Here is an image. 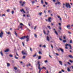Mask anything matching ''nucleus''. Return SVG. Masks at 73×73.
I'll return each instance as SVG.
<instances>
[{"label":"nucleus","mask_w":73,"mask_h":73,"mask_svg":"<svg viewBox=\"0 0 73 73\" xmlns=\"http://www.w3.org/2000/svg\"><path fill=\"white\" fill-rule=\"evenodd\" d=\"M63 42H66V40H64L63 41Z\"/></svg>","instance_id":"nucleus-36"},{"label":"nucleus","mask_w":73,"mask_h":73,"mask_svg":"<svg viewBox=\"0 0 73 73\" xmlns=\"http://www.w3.org/2000/svg\"><path fill=\"white\" fill-rule=\"evenodd\" d=\"M59 49L61 51L62 53H64V50L62 49L61 48H60Z\"/></svg>","instance_id":"nucleus-8"},{"label":"nucleus","mask_w":73,"mask_h":73,"mask_svg":"<svg viewBox=\"0 0 73 73\" xmlns=\"http://www.w3.org/2000/svg\"><path fill=\"white\" fill-rule=\"evenodd\" d=\"M7 67H9V66H10V64L9 63H7Z\"/></svg>","instance_id":"nucleus-14"},{"label":"nucleus","mask_w":73,"mask_h":73,"mask_svg":"<svg viewBox=\"0 0 73 73\" xmlns=\"http://www.w3.org/2000/svg\"><path fill=\"white\" fill-rule=\"evenodd\" d=\"M20 11H21V12H23V11H24V9H21V10Z\"/></svg>","instance_id":"nucleus-38"},{"label":"nucleus","mask_w":73,"mask_h":73,"mask_svg":"<svg viewBox=\"0 0 73 73\" xmlns=\"http://www.w3.org/2000/svg\"><path fill=\"white\" fill-rule=\"evenodd\" d=\"M31 3L32 4H34V3H35V2L34 1H31Z\"/></svg>","instance_id":"nucleus-25"},{"label":"nucleus","mask_w":73,"mask_h":73,"mask_svg":"<svg viewBox=\"0 0 73 73\" xmlns=\"http://www.w3.org/2000/svg\"><path fill=\"white\" fill-rule=\"evenodd\" d=\"M68 57L70 58H73V56L71 55H68Z\"/></svg>","instance_id":"nucleus-7"},{"label":"nucleus","mask_w":73,"mask_h":73,"mask_svg":"<svg viewBox=\"0 0 73 73\" xmlns=\"http://www.w3.org/2000/svg\"><path fill=\"white\" fill-rule=\"evenodd\" d=\"M39 69V73H40V72H41V68H40V69Z\"/></svg>","instance_id":"nucleus-33"},{"label":"nucleus","mask_w":73,"mask_h":73,"mask_svg":"<svg viewBox=\"0 0 73 73\" xmlns=\"http://www.w3.org/2000/svg\"><path fill=\"white\" fill-rule=\"evenodd\" d=\"M43 33H44V35L46 34V33L45 32V31L44 30L43 31Z\"/></svg>","instance_id":"nucleus-42"},{"label":"nucleus","mask_w":73,"mask_h":73,"mask_svg":"<svg viewBox=\"0 0 73 73\" xmlns=\"http://www.w3.org/2000/svg\"><path fill=\"white\" fill-rule=\"evenodd\" d=\"M57 3L58 4H59V5H61V3H60V2H58Z\"/></svg>","instance_id":"nucleus-41"},{"label":"nucleus","mask_w":73,"mask_h":73,"mask_svg":"<svg viewBox=\"0 0 73 73\" xmlns=\"http://www.w3.org/2000/svg\"><path fill=\"white\" fill-rule=\"evenodd\" d=\"M22 1H20L19 3L20 4H22Z\"/></svg>","instance_id":"nucleus-49"},{"label":"nucleus","mask_w":73,"mask_h":73,"mask_svg":"<svg viewBox=\"0 0 73 73\" xmlns=\"http://www.w3.org/2000/svg\"><path fill=\"white\" fill-rule=\"evenodd\" d=\"M35 37V38H37V35H36V34H35L34 35Z\"/></svg>","instance_id":"nucleus-22"},{"label":"nucleus","mask_w":73,"mask_h":73,"mask_svg":"<svg viewBox=\"0 0 73 73\" xmlns=\"http://www.w3.org/2000/svg\"><path fill=\"white\" fill-rule=\"evenodd\" d=\"M50 20H51V17L49 18L48 19V21L49 22H51V21H50Z\"/></svg>","instance_id":"nucleus-9"},{"label":"nucleus","mask_w":73,"mask_h":73,"mask_svg":"<svg viewBox=\"0 0 73 73\" xmlns=\"http://www.w3.org/2000/svg\"><path fill=\"white\" fill-rule=\"evenodd\" d=\"M7 12H9L10 11V9H8L7 10Z\"/></svg>","instance_id":"nucleus-34"},{"label":"nucleus","mask_w":73,"mask_h":73,"mask_svg":"<svg viewBox=\"0 0 73 73\" xmlns=\"http://www.w3.org/2000/svg\"><path fill=\"white\" fill-rule=\"evenodd\" d=\"M46 40L48 41H49V40H50V38L48 37V36H47L46 37Z\"/></svg>","instance_id":"nucleus-5"},{"label":"nucleus","mask_w":73,"mask_h":73,"mask_svg":"<svg viewBox=\"0 0 73 73\" xmlns=\"http://www.w3.org/2000/svg\"><path fill=\"white\" fill-rule=\"evenodd\" d=\"M44 62H45V63H47V62H48V60H46Z\"/></svg>","instance_id":"nucleus-48"},{"label":"nucleus","mask_w":73,"mask_h":73,"mask_svg":"<svg viewBox=\"0 0 73 73\" xmlns=\"http://www.w3.org/2000/svg\"><path fill=\"white\" fill-rule=\"evenodd\" d=\"M40 61H38V62H37V64H36V66H37L38 65L40 64H40Z\"/></svg>","instance_id":"nucleus-10"},{"label":"nucleus","mask_w":73,"mask_h":73,"mask_svg":"<svg viewBox=\"0 0 73 73\" xmlns=\"http://www.w3.org/2000/svg\"><path fill=\"white\" fill-rule=\"evenodd\" d=\"M41 3L42 4L44 3V2H43V1H42V0H41Z\"/></svg>","instance_id":"nucleus-50"},{"label":"nucleus","mask_w":73,"mask_h":73,"mask_svg":"<svg viewBox=\"0 0 73 73\" xmlns=\"http://www.w3.org/2000/svg\"><path fill=\"white\" fill-rule=\"evenodd\" d=\"M67 63L69 65H71V64L69 62H67Z\"/></svg>","instance_id":"nucleus-44"},{"label":"nucleus","mask_w":73,"mask_h":73,"mask_svg":"<svg viewBox=\"0 0 73 73\" xmlns=\"http://www.w3.org/2000/svg\"><path fill=\"white\" fill-rule=\"evenodd\" d=\"M30 51H31V52H32V48H31V47L30 48Z\"/></svg>","instance_id":"nucleus-45"},{"label":"nucleus","mask_w":73,"mask_h":73,"mask_svg":"<svg viewBox=\"0 0 73 73\" xmlns=\"http://www.w3.org/2000/svg\"><path fill=\"white\" fill-rule=\"evenodd\" d=\"M68 33H69V34H71V33L69 31H68Z\"/></svg>","instance_id":"nucleus-63"},{"label":"nucleus","mask_w":73,"mask_h":73,"mask_svg":"<svg viewBox=\"0 0 73 73\" xmlns=\"http://www.w3.org/2000/svg\"><path fill=\"white\" fill-rule=\"evenodd\" d=\"M59 64H61V65H62V62L59 61Z\"/></svg>","instance_id":"nucleus-17"},{"label":"nucleus","mask_w":73,"mask_h":73,"mask_svg":"<svg viewBox=\"0 0 73 73\" xmlns=\"http://www.w3.org/2000/svg\"><path fill=\"white\" fill-rule=\"evenodd\" d=\"M15 35L16 36H17V33H16V32H15Z\"/></svg>","instance_id":"nucleus-59"},{"label":"nucleus","mask_w":73,"mask_h":73,"mask_svg":"<svg viewBox=\"0 0 73 73\" xmlns=\"http://www.w3.org/2000/svg\"><path fill=\"white\" fill-rule=\"evenodd\" d=\"M45 4L46 5H48V3H47V2H45Z\"/></svg>","instance_id":"nucleus-56"},{"label":"nucleus","mask_w":73,"mask_h":73,"mask_svg":"<svg viewBox=\"0 0 73 73\" xmlns=\"http://www.w3.org/2000/svg\"><path fill=\"white\" fill-rule=\"evenodd\" d=\"M14 69H15V70H17V68L16 67H15Z\"/></svg>","instance_id":"nucleus-55"},{"label":"nucleus","mask_w":73,"mask_h":73,"mask_svg":"<svg viewBox=\"0 0 73 73\" xmlns=\"http://www.w3.org/2000/svg\"><path fill=\"white\" fill-rule=\"evenodd\" d=\"M70 27V25H68L67 26V28H68V29H69V28Z\"/></svg>","instance_id":"nucleus-11"},{"label":"nucleus","mask_w":73,"mask_h":73,"mask_svg":"<svg viewBox=\"0 0 73 73\" xmlns=\"http://www.w3.org/2000/svg\"><path fill=\"white\" fill-rule=\"evenodd\" d=\"M22 44L23 45V46H24V43L23 42H22Z\"/></svg>","instance_id":"nucleus-53"},{"label":"nucleus","mask_w":73,"mask_h":73,"mask_svg":"<svg viewBox=\"0 0 73 73\" xmlns=\"http://www.w3.org/2000/svg\"><path fill=\"white\" fill-rule=\"evenodd\" d=\"M58 19H59V20H60V21H61L62 19L61 18H60V16H58Z\"/></svg>","instance_id":"nucleus-13"},{"label":"nucleus","mask_w":73,"mask_h":73,"mask_svg":"<svg viewBox=\"0 0 73 73\" xmlns=\"http://www.w3.org/2000/svg\"><path fill=\"white\" fill-rule=\"evenodd\" d=\"M47 27L49 28V29H51V28H50V27L49 26H47Z\"/></svg>","instance_id":"nucleus-19"},{"label":"nucleus","mask_w":73,"mask_h":73,"mask_svg":"<svg viewBox=\"0 0 73 73\" xmlns=\"http://www.w3.org/2000/svg\"><path fill=\"white\" fill-rule=\"evenodd\" d=\"M43 48H46V45H44L43 46Z\"/></svg>","instance_id":"nucleus-28"},{"label":"nucleus","mask_w":73,"mask_h":73,"mask_svg":"<svg viewBox=\"0 0 73 73\" xmlns=\"http://www.w3.org/2000/svg\"><path fill=\"white\" fill-rule=\"evenodd\" d=\"M65 48L66 49H68V48L67 46H66Z\"/></svg>","instance_id":"nucleus-64"},{"label":"nucleus","mask_w":73,"mask_h":73,"mask_svg":"<svg viewBox=\"0 0 73 73\" xmlns=\"http://www.w3.org/2000/svg\"><path fill=\"white\" fill-rule=\"evenodd\" d=\"M69 45H70V44H66L65 45L66 46H69Z\"/></svg>","instance_id":"nucleus-32"},{"label":"nucleus","mask_w":73,"mask_h":73,"mask_svg":"<svg viewBox=\"0 0 73 73\" xmlns=\"http://www.w3.org/2000/svg\"><path fill=\"white\" fill-rule=\"evenodd\" d=\"M25 38H26L27 39V42H28V41H29V36L28 35H27L26 36H23V37H22L21 38H20V39H21V40H24V39H25Z\"/></svg>","instance_id":"nucleus-1"},{"label":"nucleus","mask_w":73,"mask_h":73,"mask_svg":"<svg viewBox=\"0 0 73 73\" xmlns=\"http://www.w3.org/2000/svg\"><path fill=\"white\" fill-rule=\"evenodd\" d=\"M59 39L60 41H62V39H61V38H59Z\"/></svg>","instance_id":"nucleus-51"},{"label":"nucleus","mask_w":73,"mask_h":73,"mask_svg":"<svg viewBox=\"0 0 73 73\" xmlns=\"http://www.w3.org/2000/svg\"><path fill=\"white\" fill-rule=\"evenodd\" d=\"M22 53L23 55H24L25 54L26 55H27V51H25V50H23L22 52Z\"/></svg>","instance_id":"nucleus-2"},{"label":"nucleus","mask_w":73,"mask_h":73,"mask_svg":"<svg viewBox=\"0 0 73 73\" xmlns=\"http://www.w3.org/2000/svg\"><path fill=\"white\" fill-rule=\"evenodd\" d=\"M66 7L67 8H71V7H70V4H69V3H66Z\"/></svg>","instance_id":"nucleus-3"},{"label":"nucleus","mask_w":73,"mask_h":73,"mask_svg":"<svg viewBox=\"0 0 73 73\" xmlns=\"http://www.w3.org/2000/svg\"><path fill=\"white\" fill-rule=\"evenodd\" d=\"M39 54H42V53H41V52L39 51Z\"/></svg>","instance_id":"nucleus-39"},{"label":"nucleus","mask_w":73,"mask_h":73,"mask_svg":"<svg viewBox=\"0 0 73 73\" xmlns=\"http://www.w3.org/2000/svg\"><path fill=\"white\" fill-rule=\"evenodd\" d=\"M7 34H8V35H11V33L9 32H8L7 33Z\"/></svg>","instance_id":"nucleus-43"},{"label":"nucleus","mask_w":73,"mask_h":73,"mask_svg":"<svg viewBox=\"0 0 73 73\" xmlns=\"http://www.w3.org/2000/svg\"><path fill=\"white\" fill-rule=\"evenodd\" d=\"M15 58H16V59H18V57H16V55H15Z\"/></svg>","instance_id":"nucleus-37"},{"label":"nucleus","mask_w":73,"mask_h":73,"mask_svg":"<svg viewBox=\"0 0 73 73\" xmlns=\"http://www.w3.org/2000/svg\"><path fill=\"white\" fill-rule=\"evenodd\" d=\"M36 56V53H35L34 55H33V57H35Z\"/></svg>","instance_id":"nucleus-27"},{"label":"nucleus","mask_w":73,"mask_h":73,"mask_svg":"<svg viewBox=\"0 0 73 73\" xmlns=\"http://www.w3.org/2000/svg\"><path fill=\"white\" fill-rule=\"evenodd\" d=\"M0 53L1 54V56H3V52H2V51H1Z\"/></svg>","instance_id":"nucleus-16"},{"label":"nucleus","mask_w":73,"mask_h":73,"mask_svg":"<svg viewBox=\"0 0 73 73\" xmlns=\"http://www.w3.org/2000/svg\"><path fill=\"white\" fill-rule=\"evenodd\" d=\"M62 72H65V71L64 70H62Z\"/></svg>","instance_id":"nucleus-58"},{"label":"nucleus","mask_w":73,"mask_h":73,"mask_svg":"<svg viewBox=\"0 0 73 73\" xmlns=\"http://www.w3.org/2000/svg\"><path fill=\"white\" fill-rule=\"evenodd\" d=\"M19 27L21 29H23V27L22 26H19Z\"/></svg>","instance_id":"nucleus-52"},{"label":"nucleus","mask_w":73,"mask_h":73,"mask_svg":"<svg viewBox=\"0 0 73 73\" xmlns=\"http://www.w3.org/2000/svg\"><path fill=\"white\" fill-rule=\"evenodd\" d=\"M69 61L70 62H71V63H73V61L72 60H69Z\"/></svg>","instance_id":"nucleus-35"},{"label":"nucleus","mask_w":73,"mask_h":73,"mask_svg":"<svg viewBox=\"0 0 73 73\" xmlns=\"http://www.w3.org/2000/svg\"><path fill=\"white\" fill-rule=\"evenodd\" d=\"M40 65H41L40 64H38V69H41V68H40Z\"/></svg>","instance_id":"nucleus-20"},{"label":"nucleus","mask_w":73,"mask_h":73,"mask_svg":"<svg viewBox=\"0 0 73 73\" xmlns=\"http://www.w3.org/2000/svg\"><path fill=\"white\" fill-rule=\"evenodd\" d=\"M51 46L52 48V49H53V46L52 45H51Z\"/></svg>","instance_id":"nucleus-62"},{"label":"nucleus","mask_w":73,"mask_h":73,"mask_svg":"<svg viewBox=\"0 0 73 73\" xmlns=\"http://www.w3.org/2000/svg\"><path fill=\"white\" fill-rule=\"evenodd\" d=\"M20 25H22L23 26H24V25H23V24H22L21 23H20Z\"/></svg>","instance_id":"nucleus-40"},{"label":"nucleus","mask_w":73,"mask_h":73,"mask_svg":"<svg viewBox=\"0 0 73 73\" xmlns=\"http://www.w3.org/2000/svg\"><path fill=\"white\" fill-rule=\"evenodd\" d=\"M41 56H39L38 59H41Z\"/></svg>","instance_id":"nucleus-30"},{"label":"nucleus","mask_w":73,"mask_h":73,"mask_svg":"<svg viewBox=\"0 0 73 73\" xmlns=\"http://www.w3.org/2000/svg\"><path fill=\"white\" fill-rule=\"evenodd\" d=\"M59 29L60 30H61V29H62L61 27H59Z\"/></svg>","instance_id":"nucleus-57"},{"label":"nucleus","mask_w":73,"mask_h":73,"mask_svg":"<svg viewBox=\"0 0 73 73\" xmlns=\"http://www.w3.org/2000/svg\"><path fill=\"white\" fill-rule=\"evenodd\" d=\"M46 69V68L45 67L43 66L42 67V68H41V69Z\"/></svg>","instance_id":"nucleus-15"},{"label":"nucleus","mask_w":73,"mask_h":73,"mask_svg":"<svg viewBox=\"0 0 73 73\" xmlns=\"http://www.w3.org/2000/svg\"><path fill=\"white\" fill-rule=\"evenodd\" d=\"M25 56H23V59H25Z\"/></svg>","instance_id":"nucleus-47"},{"label":"nucleus","mask_w":73,"mask_h":73,"mask_svg":"<svg viewBox=\"0 0 73 73\" xmlns=\"http://www.w3.org/2000/svg\"><path fill=\"white\" fill-rule=\"evenodd\" d=\"M59 25H60V26H61V25L60 23H59Z\"/></svg>","instance_id":"nucleus-61"},{"label":"nucleus","mask_w":73,"mask_h":73,"mask_svg":"<svg viewBox=\"0 0 73 73\" xmlns=\"http://www.w3.org/2000/svg\"><path fill=\"white\" fill-rule=\"evenodd\" d=\"M3 36V31H1V33H0V37L1 38H2Z\"/></svg>","instance_id":"nucleus-4"},{"label":"nucleus","mask_w":73,"mask_h":73,"mask_svg":"<svg viewBox=\"0 0 73 73\" xmlns=\"http://www.w3.org/2000/svg\"><path fill=\"white\" fill-rule=\"evenodd\" d=\"M69 46H70V49H72V46L71 45H70V44L69 45Z\"/></svg>","instance_id":"nucleus-26"},{"label":"nucleus","mask_w":73,"mask_h":73,"mask_svg":"<svg viewBox=\"0 0 73 73\" xmlns=\"http://www.w3.org/2000/svg\"><path fill=\"white\" fill-rule=\"evenodd\" d=\"M9 51V49H7L5 51V52H8Z\"/></svg>","instance_id":"nucleus-23"},{"label":"nucleus","mask_w":73,"mask_h":73,"mask_svg":"<svg viewBox=\"0 0 73 73\" xmlns=\"http://www.w3.org/2000/svg\"><path fill=\"white\" fill-rule=\"evenodd\" d=\"M9 56L10 57H13V55L11 54H10Z\"/></svg>","instance_id":"nucleus-24"},{"label":"nucleus","mask_w":73,"mask_h":73,"mask_svg":"<svg viewBox=\"0 0 73 73\" xmlns=\"http://www.w3.org/2000/svg\"><path fill=\"white\" fill-rule=\"evenodd\" d=\"M25 2H23V3L21 5L23 7L24 5V4H25Z\"/></svg>","instance_id":"nucleus-12"},{"label":"nucleus","mask_w":73,"mask_h":73,"mask_svg":"<svg viewBox=\"0 0 73 73\" xmlns=\"http://www.w3.org/2000/svg\"><path fill=\"white\" fill-rule=\"evenodd\" d=\"M70 43H71V44H72V40H70Z\"/></svg>","instance_id":"nucleus-29"},{"label":"nucleus","mask_w":73,"mask_h":73,"mask_svg":"<svg viewBox=\"0 0 73 73\" xmlns=\"http://www.w3.org/2000/svg\"><path fill=\"white\" fill-rule=\"evenodd\" d=\"M55 54H56V56H59V54L57 53H56Z\"/></svg>","instance_id":"nucleus-54"},{"label":"nucleus","mask_w":73,"mask_h":73,"mask_svg":"<svg viewBox=\"0 0 73 73\" xmlns=\"http://www.w3.org/2000/svg\"><path fill=\"white\" fill-rule=\"evenodd\" d=\"M11 13H12V15H13V13H14V11H12L11 12Z\"/></svg>","instance_id":"nucleus-46"},{"label":"nucleus","mask_w":73,"mask_h":73,"mask_svg":"<svg viewBox=\"0 0 73 73\" xmlns=\"http://www.w3.org/2000/svg\"><path fill=\"white\" fill-rule=\"evenodd\" d=\"M36 28H37V26H36L34 28V29H35V30L36 29Z\"/></svg>","instance_id":"nucleus-60"},{"label":"nucleus","mask_w":73,"mask_h":73,"mask_svg":"<svg viewBox=\"0 0 73 73\" xmlns=\"http://www.w3.org/2000/svg\"><path fill=\"white\" fill-rule=\"evenodd\" d=\"M67 70L68 72H70V70L69 68H67Z\"/></svg>","instance_id":"nucleus-18"},{"label":"nucleus","mask_w":73,"mask_h":73,"mask_svg":"<svg viewBox=\"0 0 73 73\" xmlns=\"http://www.w3.org/2000/svg\"><path fill=\"white\" fill-rule=\"evenodd\" d=\"M39 15H40V16H41V15H42V12L39 13Z\"/></svg>","instance_id":"nucleus-31"},{"label":"nucleus","mask_w":73,"mask_h":73,"mask_svg":"<svg viewBox=\"0 0 73 73\" xmlns=\"http://www.w3.org/2000/svg\"><path fill=\"white\" fill-rule=\"evenodd\" d=\"M63 38L64 39H66V36H63Z\"/></svg>","instance_id":"nucleus-21"},{"label":"nucleus","mask_w":73,"mask_h":73,"mask_svg":"<svg viewBox=\"0 0 73 73\" xmlns=\"http://www.w3.org/2000/svg\"><path fill=\"white\" fill-rule=\"evenodd\" d=\"M53 30L54 31L55 33H56V35H57V36H58V33H57V31H56L55 29H54Z\"/></svg>","instance_id":"nucleus-6"}]
</instances>
